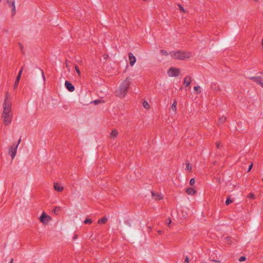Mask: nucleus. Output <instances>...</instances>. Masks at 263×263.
Instances as JSON below:
<instances>
[{"instance_id": "1", "label": "nucleus", "mask_w": 263, "mask_h": 263, "mask_svg": "<svg viewBox=\"0 0 263 263\" xmlns=\"http://www.w3.org/2000/svg\"><path fill=\"white\" fill-rule=\"evenodd\" d=\"M9 93L7 92L6 95L5 99L3 103V112L2 117L4 118V124L7 126L11 123L12 116L11 114V103L8 101Z\"/></svg>"}, {"instance_id": "2", "label": "nucleus", "mask_w": 263, "mask_h": 263, "mask_svg": "<svg viewBox=\"0 0 263 263\" xmlns=\"http://www.w3.org/2000/svg\"><path fill=\"white\" fill-rule=\"evenodd\" d=\"M131 84V79L127 77L120 85L119 90L117 91V96L120 98H122L126 94L127 90Z\"/></svg>"}, {"instance_id": "3", "label": "nucleus", "mask_w": 263, "mask_h": 263, "mask_svg": "<svg viewBox=\"0 0 263 263\" xmlns=\"http://www.w3.org/2000/svg\"><path fill=\"white\" fill-rule=\"evenodd\" d=\"M170 54L173 58L181 60L189 59L192 55L190 52L184 51H171Z\"/></svg>"}, {"instance_id": "4", "label": "nucleus", "mask_w": 263, "mask_h": 263, "mask_svg": "<svg viewBox=\"0 0 263 263\" xmlns=\"http://www.w3.org/2000/svg\"><path fill=\"white\" fill-rule=\"evenodd\" d=\"M180 73V69L174 67H171L167 71V74L170 77H176Z\"/></svg>"}, {"instance_id": "5", "label": "nucleus", "mask_w": 263, "mask_h": 263, "mask_svg": "<svg viewBox=\"0 0 263 263\" xmlns=\"http://www.w3.org/2000/svg\"><path fill=\"white\" fill-rule=\"evenodd\" d=\"M18 144H13L9 151V155L11 156L12 159H13L16 156Z\"/></svg>"}, {"instance_id": "6", "label": "nucleus", "mask_w": 263, "mask_h": 263, "mask_svg": "<svg viewBox=\"0 0 263 263\" xmlns=\"http://www.w3.org/2000/svg\"><path fill=\"white\" fill-rule=\"evenodd\" d=\"M51 219L50 217L46 215L45 212H43L41 216L40 217V220L42 223L46 224Z\"/></svg>"}, {"instance_id": "7", "label": "nucleus", "mask_w": 263, "mask_h": 263, "mask_svg": "<svg viewBox=\"0 0 263 263\" xmlns=\"http://www.w3.org/2000/svg\"><path fill=\"white\" fill-rule=\"evenodd\" d=\"M7 3L9 6L11 8L12 15H15L16 13L15 1L14 0H7Z\"/></svg>"}, {"instance_id": "8", "label": "nucleus", "mask_w": 263, "mask_h": 263, "mask_svg": "<svg viewBox=\"0 0 263 263\" xmlns=\"http://www.w3.org/2000/svg\"><path fill=\"white\" fill-rule=\"evenodd\" d=\"M23 67H22L21 68V69H20V70L18 73V75L17 76L16 78V80L15 81V82H14V84L13 85L14 89H16L18 86V83H19L21 77V74H22V73L23 71Z\"/></svg>"}, {"instance_id": "9", "label": "nucleus", "mask_w": 263, "mask_h": 263, "mask_svg": "<svg viewBox=\"0 0 263 263\" xmlns=\"http://www.w3.org/2000/svg\"><path fill=\"white\" fill-rule=\"evenodd\" d=\"M65 87L70 92L74 90V86L68 81H66L65 83Z\"/></svg>"}, {"instance_id": "10", "label": "nucleus", "mask_w": 263, "mask_h": 263, "mask_svg": "<svg viewBox=\"0 0 263 263\" xmlns=\"http://www.w3.org/2000/svg\"><path fill=\"white\" fill-rule=\"evenodd\" d=\"M128 58L130 65L133 66L136 61V58L132 52L128 53Z\"/></svg>"}, {"instance_id": "11", "label": "nucleus", "mask_w": 263, "mask_h": 263, "mask_svg": "<svg viewBox=\"0 0 263 263\" xmlns=\"http://www.w3.org/2000/svg\"><path fill=\"white\" fill-rule=\"evenodd\" d=\"M250 80L253 81L259 85L262 83L261 82L262 78L261 77H250L248 78Z\"/></svg>"}, {"instance_id": "12", "label": "nucleus", "mask_w": 263, "mask_h": 263, "mask_svg": "<svg viewBox=\"0 0 263 263\" xmlns=\"http://www.w3.org/2000/svg\"><path fill=\"white\" fill-rule=\"evenodd\" d=\"M192 81L191 77L190 76H186L183 81V85H185V87H188L190 86L191 82Z\"/></svg>"}, {"instance_id": "13", "label": "nucleus", "mask_w": 263, "mask_h": 263, "mask_svg": "<svg viewBox=\"0 0 263 263\" xmlns=\"http://www.w3.org/2000/svg\"><path fill=\"white\" fill-rule=\"evenodd\" d=\"M152 197L156 200H160L163 198V196L161 194H159L157 193H155L153 191L151 192Z\"/></svg>"}, {"instance_id": "14", "label": "nucleus", "mask_w": 263, "mask_h": 263, "mask_svg": "<svg viewBox=\"0 0 263 263\" xmlns=\"http://www.w3.org/2000/svg\"><path fill=\"white\" fill-rule=\"evenodd\" d=\"M54 189L55 191L59 192L63 191V190H64V187L60 185L57 182L54 183Z\"/></svg>"}, {"instance_id": "15", "label": "nucleus", "mask_w": 263, "mask_h": 263, "mask_svg": "<svg viewBox=\"0 0 263 263\" xmlns=\"http://www.w3.org/2000/svg\"><path fill=\"white\" fill-rule=\"evenodd\" d=\"M185 191L187 194L190 195H194L197 193V191L193 187L187 188Z\"/></svg>"}, {"instance_id": "16", "label": "nucleus", "mask_w": 263, "mask_h": 263, "mask_svg": "<svg viewBox=\"0 0 263 263\" xmlns=\"http://www.w3.org/2000/svg\"><path fill=\"white\" fill-rule=\"evenodd\" d=\"M211 87L212 89L215 91H218L220 90V88L216 83H212L211 84Z\"/></svg>"}, {"instance_id": "17", "label": "nucleus", "mask_w": 263, "mask_h": 263, "mask_svg": "<svg viewBox=\"0 0 263 263\" xmlns=\"http://www.w3.org/2000/svg\"><path fill=\"white\" fill-rule=\"evenodd\" d=\"M118 132L116 129L112 130L110 133V137L112 138H116L118 136Z\"/></svg>"}, {"instance_id": "18", "label": "nucleus", "mask_w": 263, "mask_h": 263, "mask_svg": "<svg viewBox=\"0 0 263 263\" xmlns=\"http://www.w3.org/2000/svg\"><path fill=\"white\" fill-rule=\"evenodd\" d=\"M226 117H224V116H222V117H221L219 120H218V124H223V123L225 122V121H226Z\"/></svg>"}, {"instance_id": "19", "label": "nucleus", "mask_w": 263, "mask_h": 263, "mask_svg": "<svg viewBox=\"0 0 263 263\" xmlns=\"http://www.w3.org/2000/svg\"><path fill=\"white\" fill-rule=\"evenodd\" d=\"M107 220V219L106 217H102V218L100 219L99 220H98V223H100V224H105L106 221Z\"/></svg>"}, {"instance_id": "20", "label": "nucleus", "mask_w": 263, "mask_h": 263, "mask_svg": "<svg viewBox=\"0 0 263 263\" xmlns=\"http://www.w3.org/2000/svg\"><path fill=\"white\" fill-rule=\"evenodd\" d=\"M172 109L175 111L177 110V102L176 100L174 101V102L172 105Z\"/></svg>"}, {"instance_id": "21", "label": "nucleus", "mask_w": 263, "mask_h": 263, "mask_svg": "<svg viewBox=\"0 0 263 263\" xmlns=\"http://www.w3.org/2000/svg\"><path fill=\"white\" fill-rule=\"evenodd\" d=\"M143 107L146 109H149L150 108V106L147 102L144 101L143 103Z\"/></svg>"}, {"instance_id": "22", "label": "nucleus", "mask_w": 263, "mask_h": 263, "mask_svg": "<svg viewBox=\"0 0 263 263\" xmlns=\"http://www.w3.org/2000/svg\"><path fill=\"white\" fill-rule=\"evenodd\" d=\"M232 202H233V200L230 197H228L226 201V204L228 205Z\"/></svg>"}, {"instance_id": "23", "label": "nucleus", "mask_w": 263, "mask_h": 263, "mask_svg": "<svg viewBox=\"0 0 263 263\" xmlns=\"http://www.w3.org/2000/svg\"><path fill=\"white\" fill-rule=\"evenodd\" d=\"M160 52L162 55L167 56L168 55V53L166 50L163 49H161L160 50Z\"/></svg>"}, {"instance_id": "24", "label": "nucleus", "mask_w": 263, "mask_h": 263, "mask_svg": "<svg viewBox=\"0 0 263 263\" xmlns=\"http://www.w3.org/2000/svg\"><path fill=\"white\" fill-rule=\"evenodd\" d=\"M200 88V87L199 86H196L194 87V90L197 92V93H200L201 92Z\"/></svg>"}, {"instance_id": "25", "label": "nucleus", "mask_w": 263, "mask_h": 263, "mask_svg": "<svg viewBox=\"0 0 263 263\" xmlns=\"http://www.w3.org/2000/svg\"><path fill=\"white\" fill-rule=\"evenodd\" d=\"M60 211V208L59 206L55 207L53 210L52 212L55 214H58V212Z\"/></svg>"}, {"instance_id": "26", "label": "nucleus", "mask_w": 263, "mask_h": 263, "mask_svg": "<svg viewBox=\"0 0 263 263\" xmlns=\"http://www.w3.org/2000/svg\"><path fill=\"white\" fill-rule=\"evenodd\" d=\"M74 68H75V70L77 72V73H78V74L80 76H81V71L79 69V67L78 66V65H75V66H74Z\"/></svg>"}, {"instance_id": "27", "label": "nucleus", "mask_w": 263, "mask_h": 263, "mask_svg": "<svg viewBox=\"0 0 263 263\" xmlns=\"http://www.w3.org/2000/svg\"><path fill=\"white\" fill-rule=\"evenodd\" d=\"M177 5H178V6L179 7V9H180V11L181 12H183V13H185V9H184V8L182 7V6L181 4H178Z\"/></svg>"}, {"instance_id": "28", "label": "nucleus", "mask_w": 263, "mask_h": 263, "mask_svg": "<svg viewBox=\"0 0 263 263\" xmlns=\"http://www.w3.org/2000/svg\"><path fill=\"white\" fill-rule=\"evenodd\" d=\"M84 223L85 224H90L92 223V220L90 219L86 218L84 221Z\"/></svg>"}, {"instance_id": "29", "label": "nucleus", "mask_w": 263, "mask_h": 263, "mask_svg": "<svg viewBox=\"0 0 263 263\" xmlns=\"http://www.w3.org/2000/svg\"><path fill=\"white\" fill-rule=\"evenodd\" d=\"M186 169H187L189 171H191L192 170V166L190 165L189 162H186Z\"/></svg>"}, {"instance_id": "30", "label": "nucleus", "mask_w": 263, "mask_h": 263, "mask_svg": "<svg viewBox=\"0 0 263 263\" xmlns=\"http://www.w3.org/2000/svg\"><path fill=\"white\" fill-rule=\"evenodd\" d=\"M248 197L251 199H254L255 198V195L253 193H249L248 195Z\"/></svg>"}, {"instance_id": "31", "label": "nucleus", "mask_w": 263, "mask_h": 263, "mask_svg": "<svg viewBox=\"0 0 263 263\" xmlns=\"http://www.w3.org/2000/svg\"><path fill=\"white\" fill-rule=\"evenodd\" d=\"M247 258L245 256H241L238 260L240 261V262H241V261H244L245 260H246Z\"/></svg>"}, {"instance_id": "32", "label": "nucleus", "mask_w": 263, "mask_h": 263, "mask_svg": "<svg viewBox=\"0 0 263 263\" xmlns=\"http://www.w3.org/2000/svg\"><path fill=\"white\" fill-rule=\"evenodd\" d=\"M195 183V180L194 178H192L190 181V184L191 185H193Z\"/></svg>"}, {"instance_id": "33", "label": "nucleus", "mask_w": 263, "mask_h": 263, "mask_svg": "<svg viewBox=\"0 0 263 263\" xmlns=\"http://www.w3.org/2000/svg\"><path fill=\"white\" fill-rule=\"evenodd\" d=\"M40 70L41 71V73H42V77H43V80L45 82V75H44V72L43 71V70L40 68H39Z\"/></svg>"}, {"instance_id": "34", "label": "nucleus", "mask_w": 263, "mask_h": 263, "mask_svg": "<svg viewBox=\"0 0 263 263\" xmlns=\"http://www.w3.org/2000/svg\"><path fill=\"white\" fill-rule=\"evenodd\" d=\"M18 45L20 46V49L22 51V52L24 54V52L23 51V46L21 43H18Z\"/></svg>"}, {"instance_id": "35", "label": "nucleus", "mask_w": 263, "mask_h": 263, "mask_svg": "<svg viewBox=\"0 0 263 263\" xmlns=\"http://www.w3.org/2000/svg\"><path fill=\"white\" fill-rule=\"evenodd\" d=\"M253 166V163H251V164L249 165L248 170H247V172H249L251 170V169L252 168Z\"/></svg>"}, {"instance_id": "36", "label": "nucleus", "mask_w": 263, "mask_h": 263, "mask_svg": "<svg viewBox=\"0 0 263 263\" xmlns=\"http://www.w3.org/2000/svg\"><path fill=\"white\" fill-rule=\"evenodd\" d=\"M189 262H190L189 258L188 256H186L184 261V263H189Z\"/></svg>"}, {"instance_id": "37", "label": "nucleus", "mask_w": 263, "mask_h": 263, "mask_svg": "<svg viewBox=\"0 0 263 263\" xmlns=\"http://www.w3.org/2000/svg\"><path fill=\"white\" fill-rule=\"evenodd\" d=\"M100 102H101V101L99 100H95V101H93L94 104H96V105L98 104Z\"/></svg>"}, {"instance_id": "38", "label": "nucleus", "mask_w": 263, "mask_h": 263, "mask_svg": "<svg viewBox=\"0 0 263 263\" xmlns=\"http://www.w3.org/2000/svg\"><path fill=\"white\" fill-rule=\"evenodd\" d=\"M216 145L217 148H220V143L219 142H217L216 143Z\"/></svg>"}, {"instance_id": "39", "label": "nucleus", "mask_w": 263, "mask_h": 263, "mask_svg": "<svg viewBox=\"0 0 263 263\" xmlns=\"http://www.w3.org/2000/svg\"><path fill=\"white\" fill-rule=\"evenodd\" d=\"M103 57H104V58L105 59H106H106H107V58H108V55H106V54L103 55Z\"/></svg>"}, {"instance_id": "40", "label": "nucleus", "mask_w": 263, "mask_h": 263, "mask_svg": "<svg viewBox=\"0 0 263 263\" xmlns=\"http://www.w3.org/2000/svg\"><path fill=\"white\" fill-rule=\"evenodd\" d=\"M21 139L20 138V139L18 140V142L16 144H18V145L20 144V143H21Z\"/></svg>"}, {"instance_id": "41", "label": "nucleus", "mask_w": 263, "mask_h": 263, "mask_svg": "<svg viewBox=\"0 0 263 263\" xmlns=\"http://www.w3.org/2000/svg\"><path fill=\"white\" fill-rule=\"evenodd\" d=\"M171 221H171V219H169V222H168V226H169V225L171 224Z\"/></svg>"}, {"instance_id": "42", "label": "nucleus", "mask_w": 263, "mask_h": 263, "mask_svg": "<svg viewBox=\"0 0 263 263\" xmlns=\"http://www.w3.org/2000/svg\"><path fill=\"white\" fill-rule=\"evenodd\" d=\"M73 239H77V235H74V236H73Z\"/></svg>"}, {"instance_id": "43", "label": "nucleus", "mask_w": 263, "mask_h": 263, "mask_svg": "<svg viewBox=\"0 0 263 263\" xmlns=\"http://www.w3.org/2000/svg\"><path fill=\"white\" fill-rule=\"evenodd\" d=\"M13 259H12L9 262V263H13Z\"/></svg>"}, {"instance_id": "44", "label": "nucleus", "mask_w": 263, "mask_h": 263, "mask_svg": "<svg viewBox=\"0 0 263 263\" xmlns=\"http://www.w3.org/2000/svg\"><path fill=\"white\" fill-rule=\"evenodd\" d=\"M158 232L159 234H161V233H162V231H160V230H159V231H158Z\"/></svg>"}, {"instance_id": "45", "label": "nucleus", "mask_w": 263, "mask_h": 263, "mask_svg": "<svg viewBox=\"0 0 263 263\" xmlns=\"http://www.w3.org/2000/svg\"><path fill=\"white\" fill-rule=\"evenodd\" d=\"M260 86H261L262 88H263V83H262L260 85Z\"/></svg>"}, {"instance_id": "46", "label": "nucleus", "mask_w": 263, "mask_h": 263, "mask_svg": "<svg viewBox=\"0 0 263 263\" xmlns=\"http://www.w3.org/2000/svg\"><path fill=\"white\" fill-rule=\"evenodd\" d=\"M260 86H261L262 88H263V83H262L260 85Z\"/></svg>"}, {"instance_id": "47", "label": "nucleus", "mask_w": 263, "mask_h": 263, "mask_svg": "<svg viewBox=\"0 0 263 263\" xmlns=\"http://www.w3.org/2000/svg\"><path fill=\"white\" fill-rule=\"evenodd\" d=\"M2 1V0H0V3H1Z\"/></svg>"}, {"instance_id": "48", "label": "nucleus", "mask_w": 263, "mask_h": 263, "mask_svg": "<svg viewBox=\"0 0 263 263\" xmlns=\"http://www.w3.org/2000/svg\"><path fill=\"white\" fill-rule=\"evenodd\" d=\"M261 180H262V181H263V177H262V179H261Z\"/></svg>"}, {"instance_id": "49", "label": "nucleus", "mask_w": 263, "mask_h": 263, "mask_svg": "<svg viewBox=\"0 0 263 263\" xmlns=\"http://www.w3.org/2000/svg\"><path fill=\"white\" fill-rule=\"evenodd\" d=\"M261 73H262V74L263 75V72H261Z\"/></svg>"}, {"instance_id": "50", "label": "nucleus", "mask_w": 263, "mask_h": 263, "mask_svg": "<svg viewBox=\"0 0 263 263\" xmlns=\"http://www.w3.org/2000/svg\"><path fill=\"white\" fill-rule=\"evenodd\" d=\"M34 263H36V262H34Z\"/></svg>"}]
</instances>
